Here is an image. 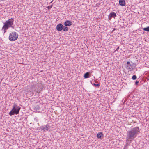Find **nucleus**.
I'll list each match as a JSON object with an SVG mask.
<instances>
[{"mask_svg": "<svg viewBox=\"0 0 149 149\" xmlns=\"http://www.w3.org/2000/svg\"><path fill=\"white\" fill-rule=\"evenodd\" d=\"M34 120L36 121V122H38V120L37 118H34Z\"/></svg>", "mask_w": 149, "mask_h": 149, "instance_id": "4be33fe9", "label": "nucleus"}, {"mask_svg": "<svg viewBox=\"0 0 149 149\" xmlns=\"http://www.w3.org/2000/svg\"><path fill=\"white\" fill-rule=\"evenodd\" d=\"M18 37V33L15 32H12L9 34V40L11 41H13L17 39Z\"/></svg>", "mask_w": 149, "mask_h": 149, "instance_id": "20e7f679", "label": "nucleus"}, {"mask_svg": "<svg viewBox=\"0 0 149 149\" xmlns=\"http://www.w3.org/2000/svg\"><path fill=\"white\" fill-rule=\"evenodd\" d=\"M38 125H39V123H38Z\"/></svg>", "mask_w": 149, "mask_h": 149, "instance_id": "393cba45", "label": "nucleus"}, {"mask_svg": "<svg viewBox=\"0 0 149 149\" xmlns=\"http://www.w3.org/2000/svg\"><path fill=\"white\" fill-rule=\"evenodd\" d=\"M142 29L144 31L149 32V26H148L146 28H143Z\"/></svg>", "mask_w": 149, "mask_h": 149, "instance_id": "dca6fc26", "label": "nucleus"}, {"mask_svg": "<svg viewBox=\"0 0 149 149\" xmlns=\"http://www.w3.org/2000/svg\"><path fill=\"white\" fill-rule=\"evenodd\" d=\"M35 108L36 110H39L40 109V107L38 105H37L35 107Z\"/></svg>", "mask_w": 149, "mask_h": 149, "instance_id": "f3484780", "label": "nucleus"}, {"mask_svg": "<svg viewBox=\"0 0 149 149\" xmlns=\"http://www.w3.org/2000/svg\"><path fill=\"white\" fill-rule=\"evenodd\" d=\"M139 132V129L138 127L132 128L128 131L127 133L126 138L127 140L132 141L134 140Z\"/></svg>", "mask_w": 149, "mask_h": 149, "instance_id": "f257e3e1", "label": "nucleus"}, {"mask_svg": "<svg viewBox=\"0 0 149 149\" xmlns=\"http://www.w3.org/2000/svg\"><path fill=\"white\" fill-rule=\"evenodd\" d=\"M104 134L102 132H100L97 134V137L98 139H102L103 137Z\"/></svg>", "mask_w": 149, "mask_h": 149, "instance_id": "f8f14e48", "label": "nucleus"}, {"mask_svg": "<svg viewBox=\"0 0 149 149\" xmlns=\"http://www.w3.org/2000/svg\"><path fill=\"white\" fill-rule=\"evenodd\" d=\"M94 81H95V82L96 83H98V81H96L95 80H94Z\"/></svg>", "mask_w": 149, "mask_h": 149, "instance_id": "b1692460", "label": "nucleus"}, {"mask_svg": "<svg viewBox=\"0 0 149 149\" xmlns=\"http://www.w3.org/2000/svg\"><path fill=\"white\" fill-rule=\"evenodd\" d=\"M132 78L133 80H135L137 78L136 76L135 75H134L132 77Z\"/></svg>", "mask_w": 149, "mask_h": 149, "instance_id": "a211bd4d", "label": "nucleus"}, {"mask_svg": "<svg viewBox=\"0 0 149 149\" xmlns=\"http://www.w3.org/2000/svg\"><path fill=\"white\" fill-rule=\"evenodd\" d=\"M93 85L95 87H99L100 86V85L98 84H95V83H94Z\"/></svg>", "mask_w": 149, "mask_h": 149, "instance_id": "6ab92c4d", "label": "nucleus"}, {"mask_svg": "<svg viewBox=\"0 0 149 149\" xmlns=\"http://www.w3.org/2000/svg\"><path fill=\"white\" fill-rule=\"evenodd\" d=\"M117 16L116 13L114 12H112L110 13L109 15L108 16L109 19L111 20V18L113 17L115 18V17H116Z\"/></svg>", "mask_w": 149, "mask_h": 149, "instance_id": "9d476101", "label": "nucleus"}, {"mask_svg": "<svg viewBox=\"0 0 149 149\" xmlns=\"http://www.w3.org/2000/svg\"><path fill=\"white\" fill-rule=\"evenodd\" d=\"M63 26L61 23L58 24L56 26L57 30L59 31H61L63 29Z\"/></svg>", "mask_w": 149, "mask_h": 149, "instance_id": "1a4fd4ad", "label": "nucleus"}, {"mask_svg": "<svg viewBox=\"0 0 149 149\" xmlns=\"http://www.w3.org/2000/svg\"><path fill=\"white\" fill-rule=\"evenodd\" d=\"M52 5H51V6H48L47 7V8H48V9H50L52 7Z\"/></svg>", "mask_w": 149, "mask_h": 149, "instance_id": "aec40b11", "label": "nucleus"}, {"mask_svg": "<svg viewBox=\"0 0 149 149\" xmlns=\"http://www.w3.org/2000/svg\"><path fill=\"white\" fill-rule=\"evenodd\" d=\"M64 24L65 26H70L72 25V22L70 20H66L64 22Z\"/></svg>", "mask_w": 149, "mask_h": 149, "instance_id": "9b49d317", "label": "nucleus"}, {"mask_svg": "<svg viewBox=\"0 0 149 149\" xmlns=\"http://www.w3.org/2000/svg\"><path fill=\"white\" fill-rule=\"evenodd\" d=\"M64 31H67L68 30V28L67 26H63V29Z\"/></svg>", "mask_w": 149, "mask_h": 149, "instance_id": "2eb2a0df", "label": "nucleus"}, {"mask_svg": "<svg viewBox=\"0 0 149 149\" xmlns=\"http://www.w3.org/2000/svg\"><path fill=\"white\" fill-rule=\"evenodd\" d=\"M139 82V81H136V82H135V84L136 85H138Z\"/></svg>", "mask_w": 149, "mask_h": 149, "instance_id": "412c9836", "label": "nucleus"}, {"mask_svg": "<svg viewBox=\"0 0 149 149\" xmlns=\"http://www.w3.org/2000/svg\"><path fill=\"white\" fill-rule=\"evenodd\" d=\"M43 85L41 84H38L37 83V89H36V92H40V91H41L42 89H43Z\"/></svg>", "mask_w": 149, "mask_h": 149, "instance_id": "0eeeda50", "label": "nucleus"}, {"mask_svg": "<svg viewBox=\"0 0 149 149\" xmlns=\"http://www.w3.org/2000/svg\"><path fill=\"white\" fill-rule=\"evenodd\" d=\"M119 3L122 6H124L126 5L125 0H119Z\"/></svg>", "mask_w": 149, "mask_h": 149, "instance_id": "ddd939ff", "label": "nucleus"}, {"mask_svg": "<svg viewBox=\"0 0 149 149\" xmlns=\"http://www.w3.org/2000/svg\"><path fill=\"white\" fill-rule=\"evenodd\" d=\"M40 127V129L43 131V132H45L49 130L50 128V126L49 125L47 124L45 126H42Z\"/></svg>", "mask_w": 149, "mask_h": 149, "instance_id": "6e6552de", "label": "nucleus"}, {"mask_svg": "<svg viewBox=\"0 0 149 149\" xmlns=\"http://www.w3.org/2000/svg\"><path fill=\"white\" fill-rule=\"evenodd\" d=\"M125 67L128 70L131 71L133 69V68L132 67L131 64L129 61H127V64L125 65Z\"/></svg>", "mask_w": 149, "mask_h": 149, "instance_id": "423d86ee", "label": "nucleus"}, {"mask_svg": "<svg viewBox=\"0 0 149 149\" xmlns=\"http://www.w3.org/2000/svg\"><path fill=\"white\" fill-rule=\"evenodd\" d=\"M13 108L12 110L9 113V114L10 116L14 115L15 114L17 115L19 114V111L21 109V107L16 104L14 103L13 106Z\"/></svg>", "mask_w": 149, "mask_h": 149, "instance_id": "7ed1b4c3", "label": "nucleus"}, {"mask_svg": "<svg viewBox=\"0 0 149 149\" xmlns=\"http://www.w3.org/2000/svg\"><path fill=\"white\" fill-rule=\"evenodd\" d=\"M14 19L13 18L9 19L6 20L3 24V25L1 29V30L3 31L4 34L7 31V30L9 28H14Z\"/></svg>", "mask_w": 149, "mask_h": 149, "instance_id": "f03ea898", "label": "nucleus"}, {"mask_svg": "<svg viewBox=\"0 0 149 149\" xmlns=\"http://www.w3.org/2000/svg\"><path fill=\"white\" fill-rule=\"evenodd\" d=\"M119 47H117V48L116 49V51H118V49H119Z\"/></svg>", "mask_w": 149, "mask_h": 149, "instance_id": "5701e85b", "label": "nucleus"}, {"mask_svg": "<svg viewBox=\"0 0 149 149\" xmlns=\"http://www.w3.org/2000/svg\"><path fill=\"white\" fill-rule=\"evenodd\" d=\"M37 86V83L35 84H33L29 86V87H30V89L28 91L30 92L32 91H36Z\"/></svg>", "mask_w": 149, "mask_h": 149, "instance_id": "39448f33", "label": "nucleus"}, {"mask_svg": "<svg viewBox=\"0 0 149 149\" xmlns=\"http://www.w3.org/2000/svg\"><path fill=\"white\" fill-rule=\"evenodd\" d=\"M84 78H87L89 77V72H87L85 73L84 75Z\"/></svg>", "mask_w": 149, "mask_h": 149, "instance_id": "4468645a", "label": "nucleus"}]
</instances>
